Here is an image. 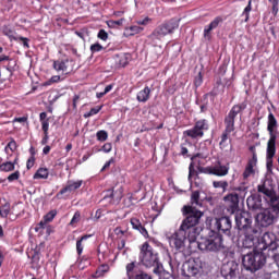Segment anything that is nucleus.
<instances>
[{
  "instance_id": "49530a36",
  "label": "nucleus",
  "mask_w": 279,
  "mask_h": 279,
  "mask_svg": "<svg viewBox=\"0 0 279 279\" xmlns=\"http://www.w3.org/2000/svg\"><path fill=\"white\" fill-rule=\"evenodd\" d=\"M20 178H21V172L20 171H15V172L11 173L8 177V181L9 182H14V181L19 180Z\"/></svg>"
},
{
  "instance_id": "aec40b11",
  "label": "nucleus",
  "mask_w": 279,
  "mask_h": 279,
  "mask_svg": "<svg viewBox=\"0 0 279 279\" xmlns=\"http://www.w3.org/2000/svg\"><path fill=\"white\" fill-rule=\"evenodd\" d=\"M151 96V89L146 86L144 89L140 90L136 95V99L140 104H147L149 97Z\"/></svg>"
},
{
  "instance_id": "4468645a",
  "label": "nucleus",
  "mask_w": 279,
  "mask_h": 279,
  "mask_svg": "<svg viewBox=\"0 0 279 279\" xmlns=\"http://www.w3.org/2000/svg\"><path fill=\"white\" fill-rule=\"evenodd\" d=\"M225 202L227 205V210L230 213V215H234V213L239 210V194L236 192L225 196Z\"/></svg>"
},
{
  "instance_id": "39448f33",
  "label": "nucleus",
  "mask_w": 279,
  "mask_h": 279,
  "mask_svg": "<svg viewBox=\"0 0 279 279\" xmlns=\"http://www.w3.org/2000/svg\"><path fill=\"white\" fill-rule=\"evenodd\" d=\"M196 245L201 252H219L223 247V238L211 230L207 236L201 238Z\"/></svg>"
},
{
  "instance_id": "0e129e2a",
  "label": "nucleus",
  "mask_w": 279,
  "mask_h": 279,
  "mask_svg": "<svg viewBox=\"0 0 279 279\" xmlns=\"http://www.w3.org/2000/svg\"><path fill=\"white\" fill-rule=\"evenodd\" d=\"M39 121L43 123V121H49L47 120V112H41L39 114Z\"/></svg>"
},
{
  "instance_id": "a19ab883",
  "label": "nucleus",
  "mask_w": 279,
  "mask_h": 279,
  "mask_svg": "<svg viewBox=\"0 0 279 279\" xmlns=\"http://www.w3.org/2000/svg\"><path fill=\"white\" fill-rule=\"evenodd\" d=\"M10 215V204H4L0 207V217H8Z\"/></svg>"
},
{
  "instance_id": "c03bdc74",
  "label": "nucleus",
  "mask_w": 279,
  "mask_h": 279,
  "mask_svg": "<svg viewBox=\"0 0 279 279\" xmlns=\"http://www.w3.org/2000/svg\"><path fill=\"white\" fill-rule=\"evenodd\" d=\"M123 21H125L124 19L114 21V20H110L107 22L108 27H119L120 25H123Z\"/></svg>"
},
{
  "instance_id": "4be33fe9",
  "label": "nucleus",
  "mask_w": 279,
  "mask_h": 279,
  "mask_svg": "<svg viewBox=\"0 0 279 279\" xmlns=\"http://www.w3.org/2000/svg\"><path fill=\"white\" fill-rule=\"evenodd\" d=\"M131 226L133 230H137V232H140V234H142L143 236H149L147 229L143 227V223H141V220L138 218H131Z\"/></svg>"
},
{
  "instance_id": "09e8293b",
  "label": "nucleus",
  "mask_w": 279,
  "mask_h": 279,
  "mask_svg": "<svg viewBox=\"0 0 279 279\" xmlns=\"http://www.w3.org/2000/svg\"><path fill=\"white\" fill-rule=\"evenodd\" d=\"M104 49V46H101V44H94L90 46V51L93 53H97L99 51H101Z\"/></svg>"
},
{
  "instance_id": "f704fd0d",
  "label": "nucleus",
  "mask_w": 279,
  "mask_h": 279,
  "mask_svg": "<svg viewBox=\"0 0 279 279\" xmlns=\"http://www.w3.org/2000/svg\"><path fill=\"white\" fill-rule=\"evenodd\" d=\"M143 29H144L143 27L134 25L126 28V32L129 33V36H136V34H141Z\"/></svg>"
},
{
  "instance_id": "5701e85b",
  "label": "nucleus",
  "mask_w": 279,
  "mask_h": 279,
  "mask_svg": "<svg viewBox=\"0 0 279 279\" xmlns=\"http://www.w3.org/2000/svg\"><path fill=\"white\" fill-rule=\"evenodd\" d=\"M278 125V121L276 120V117L274 113L268 114V126L267 130L269 132L270 138H275V144H276V135L274 134V129Z\"/></svg>"
},
{
  "instance_id": "dca6fc26",
  "label": "nucleus",
  "mask_w": 279,
  "mask_h": 279,
  "mask_svg": "<svg viewBox=\"0 0 279 279\" xmlns=\"http://www.w3.org/2000/svg\"><path fill=\"white\" fill-rule=\"evenodd\" d=\"M228 171H230V167L223 166L220 162H218L216 166L206 168V173H209L210 175H218L219 178L228 175Z\"/></svg>"
},
{
  "instance_id": "5fc2aeb1",
  "label": "nucleus",
  "mask_w": 279,
  "mask_h": 279,
  "mask_svg": "<svg viewBox=\"0 0 279 279\" xmlns=\"http://www.w3.org/2000/svg\"><path fill=\"white\" fill-rule=\"evenodd\" d=\"M41 129L44 134H49V120L41 122Z\"/></svg>"
},
{
  "instance_id": "a878e982",
  "label": "nucleus",
  "mask_w": 279,
  "mask_h": 279,
  "mask_svg": "<svg viewBox=\"0 0 279 279\" xmlns=\"http://www.w3.org/2000/svg\"><path fill=\"white\" fill-rule=\"evenodd\" d=\"M110 197L114 199L116 202H121L123 198V186H119L116 191L114 190H109Z\"/></svg>"
},
{
  "instance_id": "a211bd4d",
  "label": "nucleus",
  "mask_w": 279,
  "mask_h": 279,
  "mask_svg": "<svg viewBox=\"0 0 279 279\" xmlns=\"http://www.w3.org/2000/svg\"><path fill=\"white\" fill-rule=\"evenodd\" d=\"M274 156H276V144H275V138H269L267 143V157H266V162L267 167H272L274 166Z\"/></svg>"
},
{
  "instance_id": "b1692460",
  "label": "nucleus",
  "mask_w": 279,
  "mask_h": 279,
  "mask_svg": "<svg viewBox=\"0 0 279 279\" xmlns=\"http://www.w3.org/2000/svg\"><path fill=\"white\" fill-rule=\"evenodd\" d=\"M130 60H132V56H130V53H122L116 58V62L119 66H128V64H130Z\"/></svg>"
},
{
  "instance_id": "c85d7f7f",
  "label": "nucleus",
  "mask_w": 279,
  "mask_h": 279,
  "mask_svg": "<svg viewBox=\"0 0 279 279\" xmlns=\"http://www.w3.org/2000/svg\"><path fill=\"white\" fill-rule=\"evenodd\" d=\"M246 204L248 208H252V210H258V208H260V201L252 196L246 199Z\"/></svg>"
},
{
  "instance_id": "680f3d73",
  "label": "nucleus",
  "mask_w": 279,
  "mask_h": 279,
  "mask_svg": "<svg viewBox=\"0 0 279 279\" xmlns=\"http://www.w3.org/2000/svg\"><path fill=\"white\" fill-rule=\"evenodd\" d=\"M48 143H49V133H44L41 145H47Z\"/></svg>"
},
{
  "instance_id": "20e7f679",
  "label": "nucleus",
  "mask_w": 279,
  "mask_h": 279,
  "mask_svg": "<svg viewBox=\"0 0 279 279\" xmlns=\"http://www.w3.org/2000/svg\"><path fill=\"white\" fill-rule=\"evenodd\" d=\"M140 262L144 267H155L153 270L154 274H160V270L162 269V265L158 258V253L154 251V247L149 245V242H145L140 247Z\"/></svg>"
},
{
  "instance_id": "ea45409f",
  "label": "nucleus",
  "mask_w": 279,
  "mask_h": 279,
  "mask_svg": "<svg viewBox=\"0 0 279 279\" xmlns=\"http://www.w3.org/2000/svg\"><path fill=\"white\" fill-rule=\"evenodd\" d=\"M56 215H58V211L56 209L50 210L48 214L44 216L45 221L50 223V221H53L56 219Z\"/></svg>"
},
{
  "instance_id": "052dcab7",
  "label": "nucleus",
  "mask_w": 279,
  "mask_h": 279,
  "mask_svg": "<svg viewBox=\"0 0 279 279\" xmlns=\"http://www.w3.org/2000/svg\"><path fill=\"white\" fill-rule=\"evenodd\" d=\"M150 22H151V19L145 17L144 20H138L137 25H147Z\"/></svg>"
},
{
  "instance_id": "603ef678",
  "label": "nucleus",
  "mask_w": 279,
  "mask_h": 279,
  "mask_svg": "<svg viewBox=\"0 0 279 279\" xmlns=\"http://www.w3.org/2000/svg\"><path fill=\"white\" fill-rule=\"evenodd\" d=\"M272 210L278 214L279 213V196L272 199Z\"/></svg>"
},
{
  "instance_id": "393cba45",
  "label": "nucleus",
  "mask_w": 279,
  "mask_h": 279,
  "mask_svg": "<svg viewBox=\"0 0 279 279\" xmlns=\"http://www.w3.org/2000/svg\"><path fill=\"white\" fill-rule=\"evenodd\" d=\"M2 34L8 36L10 40H19L16 32L12 28V26H2Z\"/></svg>"
},
{
  "instance_id": "6ab92c4d",
  "label": "nucleus",
  "mask_w": 279,
  "mask_h": 279,
  "mask_svg": "<svg viewBox=\"0 0 279 279\" xmlns=\"http://www.w3.org/2000/svg\"><path fill=\"white\" fill-rule=\"evenodd\" d=\"M83 181H68L66 186L63 187L60 193L64 195V193H73V191H77L82 186Z\"/></svg>"
},
{
  "instance_id": "6e6d98bb",
  "label": "nucleus",
  "mask_w": 279,
  "mask_h": 279,
  "mask_svg": "<svg viewBox=\"0 0 279 279\" xmlns=\"http://www.w3.org/2000/svg\"><path fill=\"white\" fill-rule=\"evenodd\" d=\"M204 80L202 78V72L198 73V75L195 77L194 84L195 86H202V83Z\"/></svg>"
},
{
  "instance_id": "412c9836",
  "label": "nucleus",
  "mask_w": 279,
  "mask_h": 279,
  "mask_svg": "<svg viewBox=\"0 0 279 279\" xmlns=\"http://www.w3.org/2000/svg\"><path fill=\"white\" fill-rule=\"evenodd\" d=\"M16 165H19V157H15L13 161L0 163V171L3 173H10V171H14V169H16Z\"/></svg>"
},
{
  "instance_id": "bf43d9fd",
  "label": "nucleus",
  "mask_w": 279,
  "mask_h": 279,
  "mask_svg": "<svg viewBox=\"0 0 279 279\" xmlns=\"http://www.w3.org/2000/svg\"><path fill=\"white\" fill-rule=\"evenodd\" d=\"M47 221L44 219V220H41L38 225H37V227L35 228V230H36V232H38V230H40V229H44L46 226H47Z\"/></svg>"
},
{
  "instance_id": "8fccbe9b",
  "label": "nucleus",
  "mask_w": 279,
  "mask_h": 279,
  "mask_svg": "<svg viewBox=\"0 0 279 279\" xmlns=\"http://www.w3.org/2000/svg\"><path fill=\"white\" fill-rule=\"evenodd\" d=\"M99 151H104L105 154H110V151H112V144L110 143L104 144V146L101 147V149H99Z\"/></svg>"
},
{
  "instance_id": "0eeeda50",
  "label": "nucleus",
  "mask_w": 279,
  "mask_h": 279,
  "mask_svg": "<svg viewBox=\"0 0 279 279\" xmlns=\"http://www.w3.org/2000/svg\"><path fill=\"white\" fill-rule=\"evenodd\" d=\"M208 120H198L195 122L192 129H189L183 132V136H187L189 138L197 141L204 137V132H208Z\"/></svg>"
},
{
  "instance_id": "a18cd8bd",
  "label": "nucleus",
  "mask_w": 279,
  "mask_h": 279,
  "mask_svg": "<svg viewBox=\"0 0 279 279\" xmlns=\"http://www.w3.org/2000/svg\"><path fill=\"white\" fill-rule=\"evenodd\" d=\"M215 189H228V182L226 181H214Z\"/></svg>"
},
{
  "instance_id": "473e14b6",
  "label": "nucleus",
  "mask_w": 279,
  "mask_h": 279,
  "mask_svg": "<svg viewBox=\"0 0 279 279\" xmlns=\"http://www.w3.org/2000/svg\"><path fill=\"white\" fill-rule=\"evenodd\" d=\"M258 193H263V195H266V197H269L271 202H274V192L267 189L264 184L258 185Z\"/></svg>"
},
{
  "instance_id": "774afa93",
  "label": "nucleus",
  "mask_w": 279,
  "mask_h": 279,
  "mask_svg": "<svg viewBox=\"0 0 279 279\" xmlns=\"http://www.w3.org/2000/svg\"><path fill=\"white\" fill-rule=\"evenodd\" d=\"M125 247V240H121L118 244V250H123Z\"/></svg>"
},
{
  "instance_id": "f03ea898",
  "label": "nucleus",
  "mask_w": 279,
  "mask_h": 279,
  "mask_svg": "<svg viewBox=\"0 0 279 279\" xmlns=\"http://www.w3.org/2000/svg\"><path fill=\"white\" fill-rule=\"evenodd\" d=\"M263 234V230L258 229H248L246 232V239L243 240V247L250 248L255 247V250H259V252H274V256L278 254L279 241L276 240V234L272 232H265Z\"/></svg>"
},
{
  "instance_id": "9d476101",
  "label": "nucleus",
  "mask_w": 279,
  "mask_h": 279,
  "mask_svg": "<svg viewBox=\"0 0 279 279\" xmlns=\"http://www.w3.org/2000/svg\"><path fill=\"white\" fill-rule=\"evenodd\" d=\"M255 219L258 226H260L262 228H267L271 226V223H274L276 219V211L274 210V207L264 209L263 211L257 214Z\"/></svg>"
},
{
  "instance_id": "f8f14e48",
  "label": "nucleus",
  "mask_w": 279,
  "mask_h": 279,
  "mask_svg": "<svg viewBox=\"0 0 279 279\" xmlns=\"http://www.w3.org/2000/svg\"><path fill=\"white\" fill-rule=\"evenodd\" d=\"M203 263L202 259L199 258H190L185 264H184V269L187 271L190 276H198V274H202L203 269Z\"/></svg>"
},
{
  "instance_id": "423d86ee",
  "label": "nucleus",
  "mask_w": 279,
  "mask_h": 279,
  "mask_svg": "<svg viewBox=\"0 0 279 279\" xmlns=\"http://www.w3.org/2000/svg\"><path fill=\"white\" fill-rule=\"evenodd\" d=\"M178 27H180V24L178 23V21L170 20L157 26L155 31L150 34V38L153 40H162L165 36H169V34H173V32H175Z\"/></svg>"
},
{
  "instance_id": "c756f323",
  "label": "nucleus",
  "mask_w": 279,
  "mask_h": 279,
  "mask_svg": "<svg viewBox=\"0 0 279 279\" xmlns=\"http://www.w3.org/2000/svg\"><path fill=\"white\" fill-rule=\"evenodd\" d=\"M126 276L133 279L136 276V263L132 262L126 265Z\"/></svg>"
},
{
  "instance_id": "ddd939ff",
  "label": "nucleus",
  "mask_w": 279,
  "mask_h": 279,
  "mask_svg": "<svg viewBox=\"0 0 279 279\" xmlns=\"http://www.w3.org/2000/svg\"><path fill=\"white\" fill-rule=\"evenodd\" d=\"M214 230H218V232H222L223 234H230V230H232V220L230 217L215 218L214 220Z\"/></svg>"
},
{
  "instance_id": "37998d69",
  "label": "nucleus",
  "mask_w": 279,
  "mask_h": 279,
  "mask_svg": "<svg viewBox=\"0 0 279 279\" xmlns=\"http://www.w3.org/2000/svg\"><path fill=\"white\" fill-rule=\"evenodd\" d=\"M250 12H252V0L248 1V4L243 11V16H245V22L250 21Z\"/></svg>"
},
{
  "instance_id": "de8ad7c7",
  "label": "nucleus",
  "mask_w": 279,
  "mask_h": 279,
  "mask_svg": "<svg viewBox=\"0 0 279 279\" xmlns=\"http://www.w3.org/2000/svg\"><path fill=\"white\" fill-rule=\"evenodd\" d=\"M58 82H60V75H54L45 83V86H51V84H58Z\"/></svg>"
},
{
  "instance_id": "2f4dec72",
  "label": "nucleus",
  "mask_w": 279,
  "mask_h": 279,
  "mask_svg": "<svg viewBox=\"0 0 279 279\" xmlns=\"http://www.w3.org/2000/svg\"><path fill=\"white\" fill-rule=\"evenodd\" d=\"M90 239V235H83L80 240L76 242V252L78 256H82V253L84 252V245H82L83 241H86Z\"/></svg>"
},
{
  "instance_id": "69168bd1",
  "label": "nucleus",
  "mask_w": 279,
  "mask_h": 279,
  "mask_svg": "<svg viewBox=\"0 0 279 279\" xmlns=\"http://www.w3.org/2000/svg\"><path fill=\"white\" fill-rule=\"evenodd\" d=\"M14 121H15L16 123H25V122H27V118H25V117L15 118Z\"/></svg>"
},
{
  "instance_id": "e433bc0d",
  "label": "nucleus",
  "mask_w": 279,
  "mask_h": 279,
  "mask_svg": "<svg viewBox=\"0 0 279 279\" xmlns=\"http://www.w3.org/2000/svg\"><path fill=\"white\" fill-rule=\"evenodd\" d=\"M97 141H100V143H104L108 141V132L101 130L96 133Z\"/></svg>"
},
{
  "instance_id": "bb28decb",
  "label": "nucleus",
  "mask_w": 279,
  "mask_h": 279,
  "mask_svg": "<svg viewBox=\"0 0 279 279\" xmlns=\"http://www.w3.org/2000/svg\"><path fill=\"white\" fill-rule=\"evenodd\" d=\"M49 178V170L47 168H39L34 174V180H47Z\"/></svg>"
},
{
  "instance_id": "4d7b16f0",
  "label": "nucleus",
  "mask_w": 279,
  "mask_h": 279,
  "mask_svg": "<svg viewBox=\"0 0 279 279\" xmlns=\"http://www.w3.org/2000/svg\"><path fill=\"white\" fill-rule=\"evenodd\" d=\"M228 134H230V133H227V131H225L222 133L221 141H220V146L221 147H223V145L226 144V141H228Z\"/></svg>"
},
{
  "instance_id": "7c9ffc66",
  "label": "nucleus",
  "mask_w": 279,
  "mask_h": 279,
  "mask_svg": "<svg viewBox=\"0 0 279 279\" xmlns=\"http://www.w3.org/2000/svg\"><path fill=\"white\" fill-rule=\"evenodd\" d=\"M17 148H19V145L16 144V141H14V138H11V141L4 147V151L8 156H10V151L14 153Z\"/></svg>"
},
{
  "instance_id": "79ce46f5",
  "label": "nucleus",
  "mask_w": 279,
  "mask_h": 279,
  "mask_svg": "<svg viewBox=\"0 0 279 279\" xmlns=\"http://www.w3.org/2000/svg\"><path fill=\"white\" fill-rule=\"evenodd\" d=\"M16 38H17L16 40L17 43H22L24 49H29V38L19 36V35Z\"/></svg>"
},
{
  "instance_id": "13d9d810",
  "label": "nucleus",
  "mask_w": 279,
  "mask_h": 279,
  "mask_svg": "<svg viewBox=\"0 0 279 279\" xmlns=\"http://www.w3.org/2000/svg\"><path fill=\"white\" fill-rule=\"evenodd\" d=\"M35 160H36V158L34 156L28 158L27 163H26L27 169H32V167H34Z\"/></svg>"
},
{
  "instance_id": "2eb2a0df",
  "label": "nucleus",
  "mask_w": 279,
  "mask_h": 279,
  "mask_svg": "<svg viewBox=\"0 0 279 279\" xmlns=\"http://www.w3.org/2000/svg\"><path fill=\"white\" fill-rule=\"evenodd\" d=\"M256 165H258V157H256V153H253V157L248 160L242 174L243 180H247L256 173Z\"/></svg>"
},
{
  "instance_id": "c9c22d12",
  "label": "nucleus",
  "mask_w": 279,
  "mask_h": 279,
  "mask_svg": "<svg viewBox=\"0 0 279 279\" xmlns=\"http://www.w3.org/2000/svg\"><path fill=\"white\" fill-rule=\"evenodd\" d=\"M81 220H82V214H80V211H75L74 216L70 221V226H72V228H75V226H77V223H80Z\"/></svg>"
},
{
  "instance_id": "9b49d317",
  "label": "nucleus",
  "mask_w": 279,
  "mask_h": 279,
  "mask_svg": "<svg viewBox=\"0 0 279 279\" xmlns=\"http://www.w3.org/2000/svg\"><path fill=\"white\" fill-rule=\"evenodd\" d=\"M220 274L225 279H233L236 278V274H239V264L234 260H230L225 263L221 266Z\"/></svg>"
},
{
  "instance_id": "f257e3e1",
  "label": "nucleus",
  "mask_w": 279,
  "mask_h": 279,
  "mask_svg": "<svg viewBox=\"0 0 279 279\" xmlns=\"http://www.w3.org/2000/svg\"><path fill=\"white\" fill-rule=\"evenodd\" d=\"M183 215L187 216L181 222L179 230L172 234L168 233L166 235L170 247H173L179 252L184 250L186 245V239L189 240L190 245L196 243L197 236H199V229L197 228V223H199V219H202L204 214L191 206H184Z\"/></svg>"
},
{
  "instance_id": "4c0bfd02",
  "label": "nucleus",
  "mask_w": 279,
  "mask_h": 279,
  "mask_svg": "<svg viewBox=\"0 0 279 279\" xmlns=\"http://www.w3.org/2000/svg\"><path fill=\"white\" fill-rule=\"evenodd\" d=\"M191 202L193 206H202V203H199V192L195 191L192 193Z\"/></svg>"
},
{
  "instance_id": "1a4fd4ad",
  "label": "nucleus",
  "mask_w": 279,
  "mask_h": 279,
  "mask_svg": "<svg viewBox=\"0 0 279 279\" xmlns=\"http://www.w3.org/2000/svg\"><path fill=\"white\" fill-rule=\"evenodd\" d=\"M247 108V105L245 102H242L241 105H235L230 110L229 114L225 119V125L227 133L234 132V119H236V114H240V112H243Z\"/></svg>"
},
{
  "instance_id": "338daca9",
  "label": "nucleus",
  "mask_w": 279,
  "mask_h": 279,
  "mask_svg": "<svg viewBox=\"0 0 279 279\" xmlns=\"http://www.w3.org/2000/svg\"><path fill=\"white\" fill-rule=\"evenodd\" d=\"M49 151H51V146H45L44 149H43V154L45 156H47V154H49Z\"/></svg>"
},
{
  "instance_id": "6e6552de",
  "label": "nucleus",
  "mask_w": 279,
  "mask_h": 279,
  "mask_svg": "<svg viewBox=\"0 0 279 279\" xmlns=\"http://www.w3.org/2000/svg\"><path fill=\"white\" fill-rule=\"evenodd\" d=\"M235 222L239 230H242L244 239H246L248 230H258V227H252V217L245 211L235 215Z\"/></svg>"
},
{
  "instance_id": "cd10ccee",
  "label": "nucleus",
  "mask_w": 279,
  "mask_h": 279,
  "mask_svg": "<svg viewBox=\"0 0 279 279\" xmlns=\"http://www.w3.org/2000/svg\"><path fill=\"white\" fill-rule=\"evenodd\" d=\"M110 271V266L108 264L101 265L95 272L94 278H104L106 274Z\"/></svg>"
},
{
  "instance_id": "7ed1b4c3",
  "label": "nucleus",
  "mask_w": 279,
  "mask_h": 279,
  "mask_svg": "<svg viewBox=\"0 0 279 279\" xmlns=\"http://www.w3.org/2000/svg\"><path fill=\"white\" fill-rule=\"evenodd\" d=\"M242 265L246 271L256 274V271H260V269L267 265V256L265 255V252L254 247L253 251L242 256Z\"/></svg>"
},
{
  "instance_id": "58836bf2",
  "label": "nucleus",
  "mask_w": 279,
  "mask_h": 279,
  "mask_svg": "<svg viewBox=\"0 0 279 279\" xmlns=\"http://www.w3.org/2000/svg\"><path fill=\"white\" fill-rule=\"evenodd\" d=\"M101 106L92 108L87 113L84 114L85 119H88L89 117H95V114H99L101 112Z\"/></svg>"
},
{
  "instance_id": "f3484780",
  "label": "nucleus",
  "mask_w": 279,
  "mask_h": 279,
  "mask_svg": "<svg viewBox=\"0 0 279 279\" xmlns=\"http://www.w3.org/2000/svg\"><path fill=\"white\" fill-rule=\"evenodd\" d=\"M221 23H223V19L218 16L215 20H213L208 25L205 26L204 28L205 40H210V38H213V29H217V27H219Z\"/></svg>"
},
{
  "instance_id": "864d4df0",
  "label": "nucleus",
  "mask_w": 279,
  "mask_h": 279,
  "mask_svg": "<svg viewBox=\"0 0 279 279\" xmlns=\"http://www.w3.org/2000/svg\"><path fill=\"white\" fill-rule=\"evenodd\" d=\"M98 38L104 41L108 40V33L104 29H100L98 32Z\"/></svg>"
},
{
  "instance_id": "72a5a7b5",
  "label": "nucleus",
  "mask_w": 279,
  "mask_h": 279,
  "mask_svg": "<svg viewBox=\"0 0 279 279\" xmlns=\"http://www.w3.org/2000/svg\"><path fill=\"white\" fill-rule=\"evenodd\" d=\"M66 62L69 61H54L53 69H56L57 71H62L64 73L68 69Z\"/></svg>"
},
{
  "instance_id": "e2e57ef3",
  "label": "nucleus",
  "mask_w": 279,
  "mask_h": 279,
  "mask_svg": "<svg viewBox=\"0 0 279 279\" xmlns=\"http://www.w3.org/2000/svg\"><path fill=\"white\" fill-rule=\"evenodd\" d=\"M181 154L185 156L186 158H191V155H189V148L182 146L181 147Z\"/></svg>"
},
{
  "instance_id": "3c124183",
  "label": "nucleus",
  "mask_w": 279,
  "mask_h": 279,
  "mask_svg": "<svg viewBox=\"0 0 279 279\" xmlns=\"http://www.w3.org/2000/svg\"><path fill=\"white\" fill-rule=\"evenodd\" d=\"M195 158H197V156H192L191 157V160H192V162L190 163V167H189V169H190V173H189V180H191V177L193 175V174H195V170L193 169V167H194V160H195Z\"/></svg>"
}]
</instances>
